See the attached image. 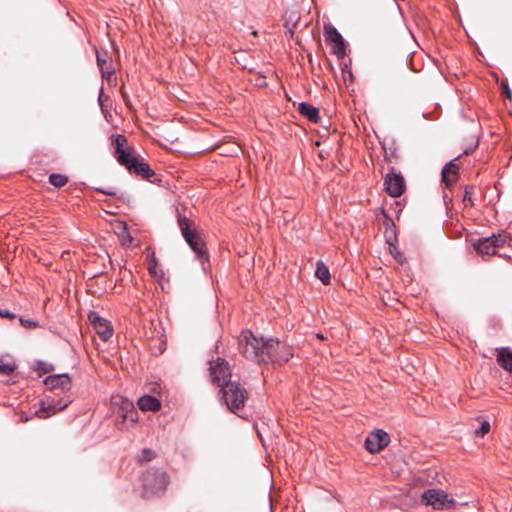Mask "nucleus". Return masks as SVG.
Wrapping results in <instances>:
<instances>
[{"label": "nucleus", "instance_id": "obj_15", "mask_svg": "<svg viewBox=\"0 0 512 512\" xmlns=\"http://www.w3.org/2000/svg\"><path fill=\"white\" fill-rule=\"evenodd\" d=\"M138 407L142 411L156 412L161 408V402L152 395H143L138 399Z\"/></svg>", "mask_w": 512, "mask_h": 512}, {"label": "nucleus", "instance_id": "obj_26", "mask_svg": "<svg viewBox=\"0 0 512 512\" xmlns=\"http://www.w3.org/2000/svg\"><path fill=\"white\" fill-rule=\"evenodd\" d=\"M489 238L493 240L496 250L497 248L502 247L508 240V237L505 234L492 235Z\"/></svg>", "mask_w": 512, "mask_h": 512}, {"label": "nucleus", "instance_id": "obj_4", "mask_svg": "<svg viewBox=\"0 0 512 512\" xmlns=\"http://www.w3.org/2000/svg\"><path fill=\"white\" fill-rule=\"evenodd\" d=\"M220 388L221 398L231 412L244 407L248 394L239 382L229 381Z\"/></svg>", "mask_w": 512, "mask_h": 512}, {"label": "nucleus", "instance_id": "obj_7", "mask_svg": "<svg viewBox=\"0 0 512 512\" xmlns=\"http://www.w3.org/2000/svg\"><path fill=\"white\" fill-rule=\"evenodd\" d=\"M112 144L114 146L117 161L125 166L128 171L134 167L138 157L131 153V148L127 147V139L124 135L118 134L114 137Z\"/></svg>", "mask_w": 512, "mask_h": 512}, {"label": "nucleus", "instance_id": "obj_32", "mask_svg": "<svg viewBox=\"0 0 512 512\" xmlns=\"http://www.w3.org/2000/svg\"><path fill=\"white\" fill-rule=\"evenodd\" d=\"M463 202H465V203H466V205H467V204H469V205H473V202H472L471 197H470V195H469L468 188H466V189H465V191H464V195H463Z\"/></svg>", "mask_w": 512, "mask_h": 512}, {"label": "nucleus", "instance_id": "obj_2", "mask_svg": "<svg viewBox=\"0 0 512 512\" xmlns=\"http://www.w3.org/2000/svg\"><path fill=\"white\" fill-rule=\"evenodd\" d=\"M177 222L186 243L195 253L197 259L204 263L206 260H208L209 255L203 235L198 226L193 220L181 214L178 215Z\"/></svg>", "mask_w": 512, "mask_h": 512}, {"label": "nucleus", "instance_id": "obj_17", "mask_svg": "<svg viewBox=\"0 0 512 512\" xmlns=\"http://www.w3.org/2000/svg\"><path fill=\"white\" fill-rule=\"evenodd\" d=\"M458 169L459 167L455 163V160H451L444 166L442 170V181L447 187L451 186L456 181Z\"/></svg>", "mask_w": 512, "mask_h": 512}, {"label": "nucleus", "instance_id": "obj_33", "mask_svg": "<svg viewBox=\"0 0 512 512\" xmlns=\"http://www.w3.org/2000/svg\"><path fill=\"white\" fill-rule=\"evenodd\" d=\"M98 102H99V105H100V107H101L102 111H104V105H103V91H102V90H101L100 95H99V97H98Z\"/></svg>", "mask_w": 512, "mask_h": 512}, {"label": "nucleus", "instance_id": "obj_21", "mask_svg": "<svg viewBox=\"0 0 512 512\" xmlns=\"http://www.w3.org/2000/svg\"><path fill=\"white\" fill-rule=\"evenodd\" d=\"M315 276L324 284H330L331 276L328 267L322 262L318 261L316 264Z\"/></svg>", "mask_w": 512, "mask_h": 512}, {"label": "nucleus", "instance_id": "obj_34", "mask_svg": "<svg viewBox=\"0 0 512 512\" xmlns=\"http://www.w3.org/2000/svg\"><path fill=\"white\" fill-rule=\"evenodd\" d=\"M98 191L102 192L105 195H110V196L115 194L112 190L98 189Z\"/></svg>", "mask_w": 512, "mask_h": 512}, {"label": "nucleus", "instance_id": "obj_29", "mask_svg": "<svg viewBox=\"0 0 512 512\" xmlns=\"http://www.w3.org/2000/svg\"><path fill=\"white\" fill-rule=\"evenodd\" d=\"M100 70H101L102 77L108 81L115 74V70L111 64L107 65L106 67H102Z\"/></svg>", "mask_w": 512, "mask_h": 512}, {"label": "nucleus", "instance_id": "obj_12", "mask_svg": "<svg viewBox=\"0 0 512 512\" xmlns=\"http://www.w3.org/2000/svg\"><path fill=\"white\" fill-rule=\"evenodd\" d=\"M70 403V400H63V399H50L49 397H46L41 400L40 402V409L37 411V415L40 418H46L50 414H55L59 411L64 410L68 404Z\"/></svg>", "mask_w": 512, "mask_h": 512}, {"label": "nucleus", "instance_id": "obj_20", "mask_svg": "<svg viewBox=\"0 0 512 512\" xmlns=\"http://www.w3.org/2000/svg\"><path fill=\"white\" fill-rule=\"evenodd\" d=\"M498 365L506 371L512 372V350L501 348L497 354Z\"/></svg>", "mask_w": 512, "mask_h": 512}, {"label": "nucleus", "instance_id": "obj_28", "mask_svg": "<svg viewBox=\"0 0 512 512\" xmlns=\"http://www.w3.org/2000/svg\"><path fill=\"white\" fill-rule=\"evenodd\" d=\"M155 457L154 451L151 449L145 448L141 451V454L139 456L140 461H151Z\"/></svg>", "mask_w": 512, "mask_h": 512}, {"label": "nucleus", "instance_id": "obj_27", "mask_svg": "<svg viewBox=\"0 0 512 512\" xmlns=\"http://www.w3.org/2000/svg\"><path fill=\"white\" fill-rule=\"evenodd\" d=\"M19 321H20V324L26 329H35V328L39 327V323L33 319L20 317Z\"/></svg>", "mask_w": 512, "mask_h": 512}, {"label": "nucleus", "instance_id": "obj_6", "mask_svg": "<svg viewBox=\"0 0 512 512\" xmlns=\"http://www.w3.org/2000/svg\"><path fill=\"white\" fill-rule=\"evenodd\" d=\"M422 500L426 505H430L437 510L451 509L456 505L455 500L441 489H428L424 491Z\"/></svg>", "mask_w": 512, "mask_h": 512}, {"label": "nucleus", "instance_id": "obj_9", "mask_svg": "<svg viewBox=\"0 0 512 512\" xmlns=\"http://www.w3.org/2000/svg\"><path fill=\"white\" fill-rule=\"evenodd\" d=\"M324 36L327 43L331 44V53L338 58H343L346 54L345 42L342 35L331 24L324 25Z\"/></svg>", "mask_w": 512, "mask_h": 512}, {"label": "nucleus", "instance_id": "obj_16", "mask_svg": "<svg viewBox=\"0 0 512 512\" xmlns=\"http://www.w3.org/2000/svg\"><path fill=\"white\" fill-rule=\"evenodd\" d=\"M130 173H133L137 176H140L143 179L149 180L151 182H154L155 180H151V177L155 175L154 170L151 169L149 164L145 163L144 161L137 159V162L135 163L134 167H132L129 170Z\"/></svg>", "mask_w": 512, "mask_h": 512}, {"label": "nucleus", "instance_id": "obj_25", "mask_svg": "<svg viewBox=\"0 0 512 512\" xmlns=\"http://www.w3.org/2000/svg\"><path fill=\"white\" fill-rule=\"evenodd\" d=\"M16 364L14 362H6L4 360H0V373L3 375H10L16 369Z\"/></svg>", "mask_w": 512, "mask_h": 512}, {"label": "nucleus", "instance_id": "obj_10", "mask_svg": "<svg viewBox=\"0 0 512 512\" xmlns=\"http://www.w3.org/2000/svg\"><path fill=\"white\" fill-rule=\"evenodd\" d=\"M386 192L392 197H399L405 191V180L401 173H396L394 168L387 173L384 179Z\"/></svg>", "mask_w": 512, "mask_h": 512}, {"label": "nucleus", "instance_id": "obj_11", "mask_svg": "<svg viewBox=\"0 0 512 512\" xmlns=\"http://www.w3.org/2000/svg\"><path fill=\"white\" fill-rule=\"evenodd\" d=\"M390 442L389 435L383 430H376L370 433L365 440V448L370 453H378Z\"/></svg>", "mask_w": 512, "mask_h": 512}, {"label": "nucleus", "instance_id": "obj_3", "mask_svg": "<svg viewBox=\"0 0 512 512\" xmlns=\"http://www.w3.org/2000/svg\"><path fill=\"white\" fill-rule=\"evenodd\" d=\"M142 482L143 496L149 498L164 493L168 486L169 478L166 472L151 468L143 474Z\"/></svg>", "mask_w": 512, "mask_h": 512}, {"label": "nucleus", "instance_id": "obj_18", "mask_svg": "<svg viewBox=\"0 0 512 512\" xmlns=\"http://www.w3.org/2000/svg\"><path fill=\"white\" fill-rule=\"evenodd\" d=\"M474 247L477 251V253L481 255H495L496 249L495 245L493 244V240L489 237L480 238L475 244Z\"/></svg>", "mask_w": 512, "mask_h": 512}, {"label": "nucleus", "instance_id": "obj_24", "mask_svg": "<svg viewBox=\"0 0 512 512\" xmlns=\"http://www.w3.org/2000/svg\"><path fill=\"white\" fill-rule=\"evenodd\" d=\"M477 420L480 421V427L475 429L474 435L476 437H483L490 431V423L483 417H478Z\"/></svg>", "mask_w": 512, "mask_h": 512}, {"label": "nucleus", "instance_id": "obj_23", "mask_svg": "<svg viewBox=\"0 0 512 512\" xmlns=\"http://www.w3.org/2000/svg\"><path fill=\"white\" fill-rule=\"evenodd\" d=\"M68 182V177L60 173H52L49 176V183L57 188H61Z\"/></svg>", "mask_w": 512, "mask_h": 512}, {"label": "nucleus", "instance_id": "obj_31", "mask_svg": "<svg viewBox=\"0 0 512 512\" xmlns=\"http://www.w3.org/2000/svg\"><path fill=\"white\" fill-rule=\"evenodd\" d=\"M96 60H97V65L99 66L100 69L102 67H106L107 65L110 64L107 59L101 57L98 53H97V56H96Z\"/></svg>", "mask_w": 512, "mask_h": 512}, {"label": "nucleus", "instance_id": "obj_36", "mask_svg": "<svg viewBox=\"0 0 512 512\" xmlns=\"http://www.w3.org/2000/svg\"><path fill=\"white\" fill-rule=\"evenodd\" d=\"M317 337H318L319 339H323V336H322L321 334H317Z\"/></svg>", "mask_w": 512, "mask_h": 512}, {"label": "nucleus", "instance_id": "obj_13", "mask_svg": "<svg viewBox=\"0 0 512 512\" xmlns=\"http://www.w3.org/2000/svg\"><path fill=\"white\" fill-rule=\"evenodd\" d=\"M89 320L102 341H108L112 337L113 328L109 321L100 317L95 312L89 314Z\"/></svg>", "mask_w": 512, "mask_h": 512}, {"label": "nucleus", "instance_id": "obj_30", "mask_svg": "<svg viewBox=\"0 0 512 512\" xmlns=\"http://www.w3.org/2000/svg\"><path fill=\"white\" fill-rule=\"evenodd\" d=\"M0 317L7 319H14L16 315L6 308H0Z\"/></svg>", "mask_w": 512, "mask_h": 512}, {"label": "nucleus", "instance_id": "obj_22", "mask_svg": "<svg viewBox=\"0 0 512 512\" xmlns=\"http://www.w3.org/2000/svg\"><path fill=\"white\" fill-rule=\"evenodd\" d=\"M147 262H148L149 273L153 276H157L158 275V270H157L158 262H157V259L155 256V252L150 251L149 249H147Z\"/></svg>", "mask_w": 512, "mask_h": 512}, {"label": "nucleus", "instance_id": "obj_1", "mask_svg": "<svg viewBox=\"0 0 512 512\" xmlns=\"http://www.w3.org/2000/svg\"><path fill=\"white\" fill-rule=\"evenodd\" d=\"M238 349L245 358L257 363L282 364L293 357L290 346L274 338H257L251 331L241 333Z\"/></svg>", "mask_w": 512, "mask_h": 512}, {"label": "nucleus", "instance_id": "obj_14", "mask_svg": "<svg viewBox=\"0 0 512 512\" xmlns=\"http://www.w3.org/2000/svg\"><path fill=\"white\" fill-rule=\"evenodd\" d=\"M44 384L51 390L64 392L70 390L71 379L67 374L49 375L44 379Z\"/></svg>", "mask_w": 512, "mask_h": 512}, {"label": "nucleus", "instance_id": "obj_8", "mask_svg": "<svg viewBox=\"0 0 512 512\" xmlns=\"http://www.w3.org/2000/svg\"><path fill=\"white\" fill-rule=\"evenodd\" d=\"M211 381L217 386H223L230 381L231 370L228 362L223 358H217L210 363L209 367Z\"/></svg>", "mask_w": 512, "mask_h": 512}, {"label": "nucleus", "instance_id": "obj_35", "mask_svg": "<svg viewBox=\"0 0 512 512\" xmlns=\"http://www.w3.org/2000/svg\"><path fill=\"white\" fill-rule=\"evenodd\" d=\"M507 96L511 97V91H510V89L508 87H507Z\"/></svg>", "mask_w": 512, "mask_h": 512}, {"label": "nucleus", "instance_id": "obj_5", "mask_svg": "<svg viewBox=\"0 0 512 512\" xmlns=\"http://www.w3.org/2000/svg\"><path fill=\"white\" fill-rule=\"evenodd\" d=\"M112 404L118 406L116 424L119 429H128L127 422L132 425L138 421L139 414L132 401L122 396L112 398Z\"/></svg>", "mask_w": 512, "mask_h": 512}, {"label": "nucleus", "instance_id": "obj_19", "mask_svg": "<svg viewBox=\"0 0 512 512\" xmlns=\"http://www.w3.org/2000/svg\"><path fill=\"white\" fill-rule=\"evenodd\" d=\"M298 112L310 122L317 123L320 120L319 110L306 102L298 105Z\"/></svg>", "mask_w": 512, "mask_h": 512}]
</instances>
